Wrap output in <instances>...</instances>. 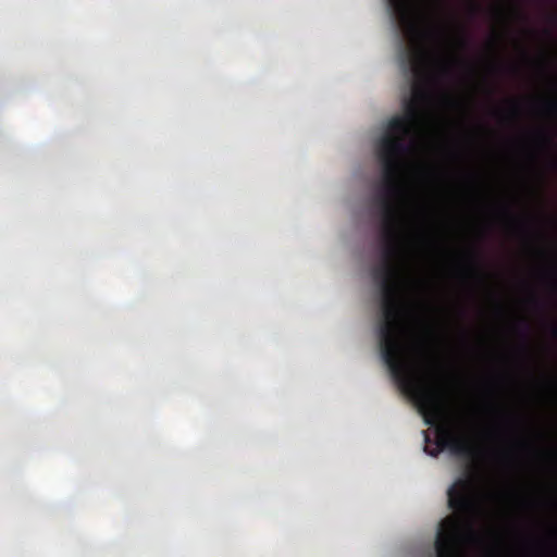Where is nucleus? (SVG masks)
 Segmentation results:
<instances>
[{
    "label": "nucleus",
    "mask_w": 557,
    "mask_h": 557,
    "mask_svg": "<svg viewBox=\"0 0 557 557\" xmlns=\"http://www.w3.org/2000/svg\"><path fill=\"white\" fill-rule=\"evenodd\" d=\"M545 109L549 113H556L557 112V101L556 100H548L545 102Z\"/></svg>",
    "instance_id": "1"
},
{
    "label": "nucleus",
    "mask_w": 557,
    "mask_h": 557,
    "mask_svg": "<svg viewBox=\"0 0 557 557\" xmlns=\"http://www.w3.org/2000/svg\"><path fill=\"white\" fill-rule=\"evenodd\" d=\"M521 329H522V337L524 339V343H525V347H527V343H528V337H529V324L525 322V321H522L521 322Z\"/></svg>",
    "instance_id": "2"
},
{
    "label": "nucleus",
    "mask_w": 557,
    "mask_h": 557,
    "mask_svg": "<svg viewBox=\"0 0 557 557\" xmlns=\"http://www.w3.org/2000/svg\"><path fill=\"white\" fill-rule=\"evenodd\" d=\"M548 276H549L550 281H552L553 286L556 287V285H557V277H556L555 269H550L549 270Z\"/></svg>",
    "instance_id": "3"
},
{
    "label": "nucleus",
    "mask_w": 557,
    "mask_h": 557,
    "mask_svg": "<svg viewBox=\"0 0 557 557\" xmlns=\"http://www.w3.org/2000/svg\"><path fill=\"white\" fill-rule=\"evenodd\" d=\"M498 45H499V38L497 36H495L491 41H490V48L495 51L497 48H498Z\"/></svg>",
    "instance_id": "4"
},
{
    "label": "nucleus",
    "mask_w": 557,
    "mask_h": 557,
    "mask_svg": "<svg viewBox=\"0 0 557 557\" xmlns=\"http://www.w3.org/2000/svg\"><path fill=\"white\" fill-rule=\"evenodd\" d=\"M549 17H550L552 23H554V24L557 23V15L555 13L552 14Z\"/></svg>",
    "instance_id": "5"
},
{
    "label": "nucleus",
    "mask_w": 557,
    "mask_h": 557,
    "mask_svg": "<svg viewBox=\"0 0 557 557\" xmlns=\"http://www.w3.org/2000/svg\"><path fill=\"white\" fill-rule=\"evenodd\" d=\"M515 12H516L519 16H521V17H523V18H524V15H523V14H522V13H521L517 8H515Z\"/></svg>",
    "instance_id": "6"
},
{
    "label": "nucleus",
    "mask_w": 557,
    "mask_h": 557,
    "mask_svg": "<svg viewBox=\"0 0 557 557\" xmlns=\"http://www.w3.org/2000/svg\"><path fill=\"white\" fill-rule=\"evenodd\" d=\"M543 139H544V141H545V143H550V137H549V136H546V135H545V136L543 137Z\"/></svg>",
    "instance_id": "7"
},
{
    "label": "nucleus",
    "mask_w": 557,
    "mask_h": 557,
    "mask_svg": "<svg viewBox=\"0 0 557 557\" xmlns=\"http://www.w3.org/2000/svg\"><path fill=\"white\" fill-rule=\"evenodd\" d=\"M461 45H462V46H467V45H468V40H467L466 38H462V39H461Z\"/></svg>",
    "instance_id": "8"
},
{
    "label": "nucleus",
    "mask_w": 557,
    "mask_h": 557,
    "mask_svg": "<svg viewBox=\"0 0 557 557\" xmlns=\"http://www.w3.org/2000/svg\"><path fill=\"white\" fill-rule=\"evenodd\" d=\"M517 110H518V106H517V103H512V111L516 113V112H517Z\"/></svg>",
    "instance_id": "9"
},
{
    "label": "nucleus",
    "mask_w": 557,
    "mask_h": 557,
    "mask_svg": "<svg viewBox=\"0 0 557 557\" xmlns=\"http://www.w3.org/2000/svg\"><path fill=\"white\" fill-rule=\"evenodd\" d=\"M552 333L555 337H557V327H553Z\"/></svg>",
    "instance_id": "10"
},
{
    "label": "nucleus",
    "mask_w": 557,
    "mask_h": 557,
    "mask_svg": "<svg viewBox=\"0 0 557 557\" xmlns=\"http://www.w3.org/2000/svg\"><path fill=\"white\" fill-rule=\"evenodd\" d=\"M496 13H497L498 15L503 14L502 9H500V8H497V9H496Z\"/></svg>",
    "instance_id": "11"
},
{
    "label": "nucleus",
    "mask_w": 557,
    "mask_h": 557,
    "mask_svg": "<svg viewBox=\"0 0 557 557\" xmlns=\"http://www.w3.org/2000/svg\"><path fill=\"white\" fill-rule=\"evenodd\" d=\"M545 34H546L547 36H550V35H552V32H550L549 29H545Z\"/></svg>",
    "instance_id": "12"
},
{
    "label": "nucleus",
    "mask_w": 557,
    "mask_h": 557,
    "mask_svg": "<svg viewBox=\"0 0 557 557\" xmlns=\"http://www.w3.org/2000/svg\"><path fill=\"white\" fill-rule=\"evenodd\" d=\"M425 442L429 443L430 442V437L429 435L425 433Z\"/></svg>",
    "instance_id": "13"
}]
</instances>
